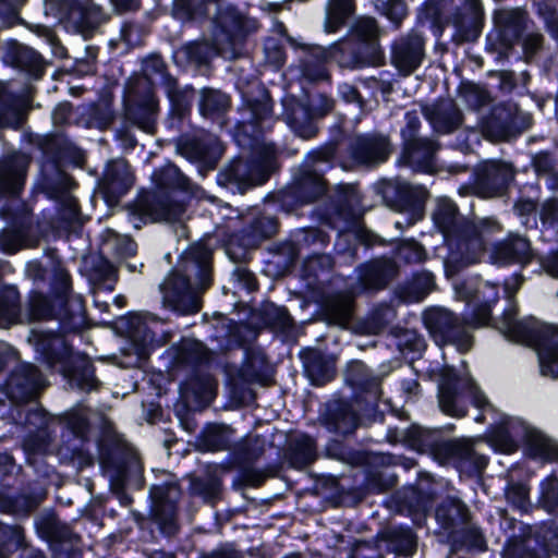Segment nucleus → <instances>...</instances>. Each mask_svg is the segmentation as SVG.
<instances>
[{
    "instance_id": "nucleus-1",
    "label": "nucleus",
    "mask_w": 558,
    "mask_h": 558,
    "mask_svg": "<svg viewBox=\"0 0 558 558\" xmlns=\"http://www.w3.org/2000/svg\"><path fill=\"white\" fill-rule=\"evenodd\" d=\"M25 275L33 282L26 302L28 322L59 323L57 331L33 333L36 360L54 374L74 350L66 335L89 327L85 300L74 294L72 275L56 247H47L44 259L27 262Z\"/></svg>"
},
{
    "instance_id": "nucleus-2",
    "label": "nucleus",
    "mask_w": 558,
    "mask_h": 558,
    "mask_svg": "<svg viewBox=\"0 0 558 558\" xmlns=\"http://www.w3.org/2000/svg\"><path fill=\"white\" fill-rule=\"evenodd\" d=\"M274 100L267 89L260 97L242 96L241 120L236 121L232 138L243 150H251L248 158H233L217 175L219 185L232 193L245 194L264 185L280 167L278 150L274 144H265V135L271 130Z\"/></svg>"
},
{
    "instance_id": "nucleus-3",
    "label": "nucleus",
    "mask_w": 558,
    "mask_h": 558,
    "mask_svg": "<svg viewBox=\"0 0 558 558\" xmlns=\"http://www.w3.org/2000/svg\"><path fill=\"white\" fill-rule=\"evenodd\" d=\"M349 38L332 43L327 48L314 44H301L290 35L286 40L295 50H301L300 69L304 78L316 83L329 77L327 64L335 61L350 64L353 69L380 65L385 58L379 44L380 28L376 19L361 16L351 25Z\"/></svg>"
},
{
    "instance_id": "nucleus-4",
    "label": "nucleus",
    "mask_w": 558,
    "mask_h": 558,
    "mask_svg": "<svg viewBox=\"0 0 558 558\" xmlns=\"http://www.w3.org/2000/svg\"><path fill=\"white\" fill-rule=\"evenodd\" d=\"M150 180L154 189L141 191L130 206L133 220L143 225L179 221L194 195L189 177L175 163L167 161L154 169Z\"/></svg>"
},
{
    "instance_id": "nucleus-5",
    "label": "nucleus",
    "mask_w": 558,
    "mask_h": 558,
    "mask_svg": "<svg viewBox=\"0 0 558 558\" xmlns=\"http://www.w3.org/2000/svg\"><path fill=\"white\" fill-rule=\"evenodd\" d=\"M362 195L353 184H339L326 205V215L343 221L347 230L338 233L335 244V263L351 266L374 246H387L381 236L360 223Z\"/></svg>"
},
{
    "instance_id": "nucleus-6",
    "label": "nucleus",
    "mask_w": 558,
    "mask_h": 558,
    "mask_svg": "<svg viewBox=\"0 0 558 558\" xmlns=\"http://www.w3.org/2000/svg\"><path fill=\"white\" fill-rule=\"evenodd\" d=\"M28 166L29 160L24 154L0 158V216L17 231H26L32 225V208L22 198Z\"/></svg>"
},
{
    "instance_id": "nucleus-7",
    "label": "nucleus",
    "mask_w": 558,
    "mask_h": 558,
    "mask_svg": "<svg viewBox=\"0 0 558 558\" xmlns=\"http://www.w3.org/2000/svg\"><path fill=\"white\" fill-rule=\"evenodd\" d=\"M329 190V183L324 175V169H311L301 163L292 169L291 180L287 185L266 196L268 205L278 213L298 215L308 205L323 199Z\"/></svg>"
},
{
    "instance_id": "nucleus-8",
    "label": "nucleus",
    "mask_w": 558,
    "mask_h": 558,
    "mask_svg": "<svg viewBox=\"0 0 558 558\" xmlns=\"http://www.w3.org/2000/svg\"><path fill=\"white\" fill-rule=\"evenodd\" d=\"M60 442L57 456L62 464L83 470L94 465V457L88 449L93 425L87 411L72 408L58 416Z\"/></svg>"
},
{
    "instance_id": "nucleus-9",
    "label": "nucleus",
    "mask_w": 558,
    "mask_h": 558,
    "mask_svg": "<svg viewBox=\"0 0 558 558\" xmlns=\"http://www.w3.org/2000/svg\"><path fill=\"white\" fill-rule=\"evenodd\" d=\"M510 340L534 348L539 360L541 374L558 378V327L544 324L533 316L514 323L505 332Z\"/></svg>"
},
{
    "instance_id": "nucleus-10",
    "label": "nucleus",
    "mask_w": 558,
    "mask_h": 558,
    "mask_svg": "<svg viewBox=\"0 0 558 558\" xmlns=\"http://www.w3.org/2000/svg\"><path fill=\"white\" fill-rule=\"evenodd\" d=\"M469 229L461 236V243L452 253L444 257L445 270L456 275L465 267L477 263L482 255L497 242L496 235L502 231L501 225L494 218H485L475 223H468Z\"/></svg>"
},
{
    "instance_id": "nucleus-11",
    "label": "nucleus",
    "mask_w": 558,
    "mask_h": 558,
    "mask_svg": "<svg viewBox=\"0 0 558 558\" xmlns=\"http://www.w3.org/2000/svg\"><path fill=\"white\" fill-rule=\"evenodd\" d=\"M534 124L533 114L523 111L511 100L493 105L482 118L481 131L485 138L495 143H509L519 138Z\"/></svg>"
},
{
    "instance_id": "nucleus-12",
    "label": "nucleus",
    "mask_w": 558,
    "mask_h": 558,
    "mask_svg": "<svg viewBox=\"0 0 558 558\" xmlns=\"http://www.w3.org/2000/svg\"><path fill=\"white\" fill-rule=\"evenodd\" d=\"M36 535L47 543L54 557L83 558V538L53 508L45 509L34 519Z\"/></svg>"
},
{
    "instance_id": "nucleus-13",
    "label": "nucleus",
    "mask_w": 558,
    "mask_h": 558,
    "mask_svg": "<svg viewBox=\"0 0 558 558\" xmlns=\"http://www.w3.org/2000/svg\"><path fill=\"white\" fill-rule=\"evenodd\" d=\"M377 193L389 209L405 215L408 226L424 218L429 193L423 185H413L399 179L383 180L377 185Z\"/></svg>"
},
{
    "instance_id": "nucleus-14",
    "label": "nucleus",
    "mask_w": 558,
    "mask_h": 558,
    "mask_svg": "<svg viewBox=\"0 0 558 558\" xmlns=\"http://www.w3.org/2000/svg\"><path fill=\"white\" fill-rule=\"evenodd\" d=\"M280 222L276 216L259 213L253 216L241 229L232 232L226 244V252L234 263H246L251 252L279 231Z\"/></svg>"
},
{
    "instance_id": "nucleus-15",
    "label": "nucleus",
    "mask_w": 558,
    "mask_h": 558,
    "mask_svg": "<svg viewBox=\"0 0 558 558\" xmlns=\"http://www.w3.org/2000/svg\"><path fill=\"white\" fill-rule=\"evenodd\" d=\"M97 450L100 468L118 481L125 483L144 472L138 454L116 435L104 434L97 441Z\"/></svg>"
},
{
    "instance_id": "nucleus-16",
    "label": "nucleus",
    "mask_w": 558,
    "mask_h": 558,
    "mask_svg": "<svg viewBox=\"0 0 558 558\" xmlns=\"http://www.w3.org/2000/svg\"><path fill=\"white\" fill-rule=\"evenodd\" d=\"M423 323L439 347L454 345L461 354L472 349L474 338L465 329L463 319L461 320L453 312L441 307H430L424 312Z\"/></svg>"
},
{
    "instance_id": "nucleus-17",
    "label": "nucleus",
    "mask_w": 558,
    "mask_h": 558,
    "mask_svg": "<svg viewBox=\"0 0 558 558\" xmlns=\"http://www.w3.org/2000/svg\"><path fill=\"white\" fill-rule=\"evenodd\" d=\"M180 496L181 486L177 481H166L149 488L150 521L165 537H173L180 531L178 518Z\"/></svg>"
},
{
    "instance_id": "nucleus-18",
    "label": "nucleus",
    "mask_w": 558,
    "mask_h": 558,
    "mask_svg": "<svg viewBox=\"0 0 558 558\" xmlns=\"http://www.w3.org/2000/svg\"><path fill=\"white\" fill-rule=\"evenodd\" d=\"M515 173L513 165L508 161L485 160L474 168L472 192L485 199L502 197L508 194Z\"/></svg>"
},
{
    "instance_id": "nucleus-19",
    "label": "nucleus",
    "mask_w": 558,
    "mask_h": 558,
    "mask_svg": "<svg viewBox=\"0 0 558 558\" xmlns=\"http://www.w3.org/2000/svg\"><path fill=\"white\" fill-rule=\"evenodd\" d=\"M475 442L469 438L444 439L438 447L436 461L451 464L461 475L480 476L489 463V458L478 453Z\"/></svg>"
},
{
    "instance_id": "nucleus-20",
    "label": "nucleus",
    "mask_w": 558,
    "mask_h": 558,
    "mask_svg": "<svg viewBox=\"0 0 558 558\" xmlns=\"http://www.w3.org/2000/svg\"><path fill=\"white\" fill-rule=\"evenodd\" d=\"M47 5L60 23L71 25L84 36L104 21L102 8L93 0H48Z\"/></svg>"
},
{
    "instance_id": "nucleus-21",
    "label": "nucleus",
    "mask_w": 558,
    "mask_h": 558,
    "mask_svg": "<svg viewBox=\"0 0 558 558\" xmlns=\"http://www.w3.org/2000/svg\"><path fill=\"white\" fill-rule=\"evenodd\" d=\"M437 488L434 478L424 471H418L416 481L404 485L392 494V501L398 511L411 517L426 518L433 510Z\"/></svg>"
},
{
    "instance_id": "nucleus-22",
    "label": "nucleus",
    "mask_w": 558,
    "mask_h": 558,
    "mask_svg": "<svg viewBox=\"0 0 558 558\" xmlns=\"http://www.w3.org/2000/svg\"><path fill=\"white\" fill-rule=\"evenodd\" d=\"M344 381L351 388L350 398L366 415H384L378 411L381 397L380 380L372 376L367 366L361 361H351L344 371Z\"/></svg>"
},
{
    "instance_id": "nucleus-23",
    "label": "nucleus",
    "mask_w": 558,
    "mask_h": 558,
    "mask_svg": "<svg viewBox=\"0 0 558 558\" xmlns=\"http://www.w3.org/2000/svg\"><path fill=\"white\" fill-rule=\"evenodd\" d=\"M163 306L178 316H190L201 312L203 299L187 275L172 271L160 286Z\"/></svg>"
},
{
    "instance_id": "nucleus-24",
    "label": "nucleus",
    "mask_w": 558,
    "mask_h": 558,
    "mask_svg": "<svg viewBox=\"0 0 558 558\" xmlns=\"http://www.w3.org/2000/svg\"><path fill=\"white\" fill-rule=\"evenodd\" d=\"M376 417L377 415L364 414L352 398L340 397L324 404L319 421L329 433L348 436L355 433L364 418L375 421Z\"/></svg>"
},
{
    "instance_id": "nucleus-25",
    "label": "nucleus",
    "mask_w": 558,
    "mask_h": 558,
    "mask_svg": "<svg viewBox=\"0 0 558 558\" xmlns=\"http://www.w3.org/2000/svg\"><path fill=\"white\" fill-rule=\"evenodd\" d=\"M44 383L45 377L38 366L20 362L5 377L1 392L12 404H26L37 398Z\"/></svg>"
},
{
    "instance_id": "nucleus-26",
    "label": "nucleus",
    "mask_w": 558,
    "mask_h": 558,
    "mask_svg": "<svg viewBox=\"0 0 558 558\" xmlns=\"http://www.w3.org/2000/svg\"><path fill=\"white\" fill-rule=\"evenodd\" d=\"M458 293L472 305V311L463 317L464 326L480 328L489 325L493 319L492 310L499 301V287L488 281H480L473 287L470 282L463 281L458 287Z\"/></svg>"
},
{
    "instance_id": "nucleus-27",
    "label": "nucleus",
    "mask_w": 558,
    "mask_h": 558,
    "mask_svg": "<svg viewBox=\"0 0 558 558\" xmlns=\"http://www.w3.org/2000/svg\"><path fill=\"white\" fill-rule=\"evenodd\" d=\"M495 31L486 35V48L505 52L520 44L530 22L526 11L513 9L499 11L494 16Z\"/></svg>"
},
{
    "instance_id": "nucleus-28",
    "label": "nucleus",
    "mask_w": 558,
    "mask_h": 558,
    "mask_svg": "<svg viewBox=\"0 0 558 558\" xmlns=\"http://www.w3.org/2000/svg\"><path fill=\"white\" fill-rule=\"evenodd\" d=\"M432 220L437 231L442 235L447 253H452L461 243V236L469 229V219L460 214L454 201L448 196L438 197Z\"/></svg>"
},
{
    "instance_id": "nucleus-29",
    "label": "nucleus",
    "mask_w": 558,
    "mask_h": 558,
    "mask_svg": "<svg viewBox=\"0 0 558 558\" xmlns=\"http://www.w3.org/2000/svg\"><path fill=\"white\" fill-rule=\"evenodd\" d=\"M386 440L390 445H402L417 453H428L436 460L437 449L444 437L440 429L427 428L417 423H411L403 429L398 426H389L386 432Z\"/></svg>"
},
{
    "instance_id": "nucleus-30",
    "label": "nucleus",
    "mask_w": 558,
    "mask_h": 558,
    "mask_svg": "<svg viewBox=\"0 0 558 558\" xmlns=\"http://www.w3.org/2000/svg\"><path fill=\"white\" fill-rule=\"evenodd\" d=\"M213 23L217 36L230 45L243 44L259 26L256 19L247 16L234 4L219 8Z\"/></svg>"
},
{
    "instance_id": "nucleus-31",
    "label": "nucleus",
    "mask_w": 558,
    "mask_h": 558,
    "mask_svg": "<svg viewBox=\"0 0 558 558\" xmlns=\"http://www.w3.org/2000/svg\"><path fill=\"white\" fill-rule=\"evenodd\" d=\"M362 291L375 293L387 289L400 274V265L393 257L379 256L359 264L355 268Z\"/></svg>"
},
{
    "instance_id": "nucleus-32",
    "label": "nucleus",
    "mask_w": 558,
    "mask_h": 558,
    "mask_svg": "<svg viewBox=\"0 0 558 558\" xmlns=\"http://www.w3.org/2000/svg\"><path fill=\"white\" fill-rule=\"evenodd\" d=\"M464 379L454 367L445 368L438 384V404L440 411L451 417L462 418L469 412V402Z\"/></svg>"
},
{
    "instance_id": "nucleus-33",
    "label": "nucleus",
    "mask_w": 558,
    "mask_h": 558,
    "mask_svg": "<svg viewBox=\"0 0 558 558\" xmlns=\"http://www.w3.org/2000/svg\"><path fill=\"white\" fill-rule=\"evenodd\" d=\"M535 254L531 240L519 232H508L504 240L497 241L489 253L492 264L505 267L519 265L525 267L534 260Z\"/></svg>"
},
{
    "instance_id": "nucleus-34",
    "label": "nucleus",
    "mask_w": 558,
    "mask_h": 558,
    "mask_svg": "<svg viewBox=\"0 0 558 558\" xmlns=\"http://www.w3.org/2000/svg\"><path fill=\"white\" fill-rule=\"evenodd\" d=\"M54 374L61 375L71 388L80 391L89 392L101 386L93 360L75 349Z\"/></svg>"
},
{
    "instance_id": "nucleus-35",
    "label": "nucleus",
    "mask_w": 558,
    "mask_h": 558,
    "mask_svg": "<svg viewBox=\"0 0 558 558\" xmlns=\"http://www.w3.org/2000/svg\"><path fill=\"white\" fill-rule=\"evenodd\" d=\"M117 330L123 333L138 359H147L158 347L156 335L145 317L136 312H128L117 319Z\"/></svg>"
},
{
    "instance_id": "nucleus-36",
    "label": "nucleus",
    "mask_w": 558,
    "mask_h": 558,
    "mask_svg": "<svg viewBox=\"0 0 558 558\" xmlns=\"http://www.w3.org/2000/svg\"><path fill=\"white\" fill-rule=\"evenodd\" d=\"M425 57V39L418 33L399 36L391 44V64L403 75H410L417 70Z\"/></svg>"
},
{
    "instance_id": "nucleus-37",
    "label": "nucleus",
    "mask_w": 558,
    "mask_h": 558,
    "mask_svg": "<svg viewBox=\"0 0 558 558\" xmlns=\"http://www.w3.org/2000/svg\"><path fill=\"white\" fill-rule=\"evenodd\" d=\"M349 153L351 158L359 165H378L389 159L392 146L389 137L386 135L364 133L351 141Z\"/></svg>"
},
{
    "instance_id": "nucleus-38",
    "label": "nucleus",
    "mask_w": 558,
    "mask_h": 558,
    "mask_svg": "<svg viewBox=\"0 0 558 558\" xmlns=\"http://www.w3.org/2000/svg\"><path fill=\"white\" fill-rule=\"evenodd\" d=\"M314 109L310 101H303L294 95L282 99V118L294 134L303 140H311L318 133L317 123L314 121Z\"/></svg>"
},
{
    "instance_id": "nucleus-39",
    "label": "nucleus",
    "mask_w": 558,
    "mask_h": 558,
    "mask_svg": "<svg viewBox=\"0 0 558 558\" xmlns=\"http://www.w3.org/2000/svg\"><path fill=\"white\" fill-rule=\"evenodd\" d=\"M134 181V174L126 161H108L100 181V192L106 204H117L132 189Z\"/></svg>"
},
{
    "instance_id": "nucleus-40",
    "label": "nucleus",
    "mask_w": 558,
    "mask_h": 558,
    "mask_svg": "<svg viewBox=\"0 0 558 558\" xmlns=\"http://www.w3.org/2000/svg\"><path fill=\"white\" fill-rule=\"evenodd\" d=\"M40 150L45 159L41 166L49 168H64L69 163L80 166L84 161L83 150L62 134L45 137Z\"/></svg>"
},
{
    "instance_id": "nucleus-41",
    "label": "nucleus",
    "mask_w": 558,
    "mask_h": 558,
    "mask_svg": "<svg viewBox=\"0 0 558 558\" xmlns=\"http://www.w3.org/2000/svg\"><path fill=\"white\" fill-rule=\"evenodd\" d=\"M3 60L12 68L24 72L32 80H40L46 73V62L35 49L20 44L16 39L7 41Z\"/></svg>"
},
{
    "instance_id": "nucleus-42",
    "label": "nucleus",
    "mask_w": 558,
    "mask_h": 558,
    "mask_svg": "<svg viewBox=\"0 0 558 558\" xmlns=\"http://www.w3.org/2000/svg\"><path fill=\"white\" fill-rule=\"evenodd\" d=\"M267 364L268 357L263 351H246L244 362L236 373V378L230 381L231 397L241 399L245 392L254 395L247 385L263 381L264 368Z\"/></svg>"
},
{
    "instance_id": "nucleus-43",
    "label": "nucleus",
    "mask_w": 558,
    "mask_h": 558,
    "mask_svg": "<svg viewBox=\"0 0 558 558\" xmlns=\"http://www.w3.org/2000/svg\"><path fill=\"white\" fill-rule=\"evenodd\" d=\"M423 114L433 130L440 135L454 133L464 120L463 112L452 100L435 102L432 107L424 108Z\"/></svg>"
},
{
    "instance_id": "nucleus-44",
    "label": "nucleus",
    "mask_w": 558,
    "mask_h": 558,
    "mask_svg": "<svg viewBox=\"0 0 558 558\" xmlns=\"http://www.w3.org/2000/svg\"><path fill=\"white\" fill-rule=\"evenodd\" d=\"M303 373L313 386L322 387L335 379V360L320 350L308 348L301 352Z\"/></svg>"
},
{
    "instance_id": "nucleus-45",
    "label": "nucleus",
    "mask_w": 558,
    "mask_h": 558,
    "mask_svg": "<svg viewBox=\"0 0 558 558\" xmlns=\"http://www.w3.org/2000/svg\"><path fill=\"white\" fill-rule=\"evenodd\" d=\"M177 150L191 163L201 169L213 170L218 162L215 146L207 140L194 135H183L177 143Z\"/></svg>"
},
{
    "instance_id": "nucleus-46",
    "label": "nucleus",
    "mask_w": 558,
    "mask_h": 558,
    "mask_svg": "<svg viewBox=\"0 0 558 558\" xmlns=\"http://www.w3.org/2000/svg\"><path fill=\"white\" fill-rule=\"evenodd\" d=\"M157 108L158 101L153 94H140L124 101V120L148 132L155 126Z\"/></svg>"
},
{
    "instance_id": "nucleus-47",
    "label": "nucleus",
    "mask_w": 558,
    "mask_h": 558,
    "mask_svg": "<svg viewBox=\"0 0 558 558\" xmlns=\"http://www.w3.org/2000/svg\"><path fill=\"white\" fill-rule=\"evenodd\" d=\"M317 459L316 439L307 433L290 438L282 452V460L290 469L301 471Z\"/></svg>"
},
{
    "instance_id": "nucleus-48",
    "label": "nucleus",
    "mask_w": 558,
    "mask_h": 558,
    "mask_svg": "<svg viewBox=\"0 0 558 558\" xmlns=\"http://www.w3.org/2000/svg\"><path fill=\"white\" fill-rule=\"evenodd\" d=\"M435 520L446 535L472 521V513L468 505L458 497L446 496L435 507Z\"/></svg>"
},
{
    "instance_id": "nucleus-49",
    "label": "nucleus",
    "mask_w": 558,
    "mask_h": 558,
    "mask_svg": "<svg viewBox=\"0 0 558 558\" xmlns=\"http://www.w3.org/2000/svg\"><path fill=\"white\" fill-rule=\"evenodd\" d=\"M75 181L64 168H49L41 166L39 173L38 187L47 198L51 201H63L69 196V193Z\"/></svg>"
},
{
    "instance_id": "nucleus-50",
    "label": "nucleus",
    "mask_w": 558,
    "mask_h": 558,
    "mask_svg": "<svg viewBox=\"0 0 558 558\" xmlns=\"http://www.w3.org/2000/svg\"><path fill=\"white\" fill-rule=\"evenodd\" d=\"M196 90L192 85L183 88H169L168 98L170 102L169 112L163 121L166 129H180L184 120L190 116Z\"/></svg>"
},
{
    "instance_id": "nucleus-51",
    "label": "nucleus",
    "mask_w": 558,
    "mask_h": 558,
    "mask_svg": "<svg viewBox=\"0 0 558 558\" xmlns=\"http://www.w3.org/2000/svg\"><path fill=\"white\" fill-rule=\"evenodd\" d=\"M235 429L225 423H208L197 436L202 452H220L230 449Z\"/></svg>"
},
{
    "instance_id": "nucleus-52",
    "label": "nucleus",
    "mask_w": 558,
    "mask_h": 558,
    "mask_svg": "<svg viewBox=\"0 0 558 558\" xmlns=\"http://www.w3.org/2000/svg\"><path fill=\"white\" fill-rule=\"evenodd\" d=\"M377 537L385 543L388 553L398 556L412 555L417 546V537L412 527L398 525L381 530Z\"/></svg>"
},
{
    "instance_id": "nucleus-53",
    "label": "nucleus",
    "mask_w": 558,
    "mask_h": 558,
    "mask_svg": "<svg viewBox=\"0 0 558 558\" xmlns=\"http://www.w3.org/2000/svg\"><path fill=\"white\" fill-rule=\"evenodd\" d=\"M231 105V96L220 89L203 87L199 92L198 111L203 118L213 121L223 120Z\"/></svg>"
},
{
    "instance_id": "nucleus-54",
    "label": "nucleus",
    "mask_w": 558,
    "mask_h": 558,
    "mask_svg": "<svg viewBox=\"0 0 558 558\" xmlns=\"http://www.w3.org/2000/svg\"><path fill=\"white\" fill-rule=\"evenodd\" d=\"M180 397L197 404H208L213 399V385L209 374L194 369L179 386Z\"/></svg>"
},
{
    "instance_id": "nucleus-55",
    "label": "nucleus",
    "mask_w": 558,
    "mask_h": 558,
    "mask_svg": "<svg viewBox=\"0 0 558 558\" xmlns=\"http://www.w3.org/2000/svg\"><path fill=\"white\" fill-rule=\"evenodd\" d=\"M447 541L452 550H476L484 551L487 549V542L481 527L472 523L461 525L447 534Z\"/></svg>"
},
{
    "instance_id": "nucleus-56",
    "label": "nucleus",
    "mask_w": 558,
    "mask_h": 558,
    "mask_svg": "<svg viewBox=\"0 0 558 558\" xmlns=\"http://www.w3.org/2000/svg\"><path fill=\"white\" fill-rule=\"evenodd\" d=\"M43 497L34 493L8 494L0 492V512L27 518L43 502Z\"/></svg>"
},
{
    "instance_id": "nucleus-57",
    "label": "nucleus",
    "mask_w": 558,
    "mask_h": 558,
    "mask_svg": "<svg viewBox=\"0 0 558 558\" xmlns=\"http://www.w3.org/2000/svg\"><path fill=\"white\" fill-rule=\"evenodd\" d=\"M301 254L306 251V256L323 255L320 252L327 247L330 242L328 232L319 227H305L292 230Z\"/></svg>"
},
{
    "instance_id": "nucleus-58",
    "label": "nucleus",
    "mask_w": 558,
    "mask_h": 558,
    "mask_svg": "<svg viewBox=\"0 0 558 558\" xmlns=\"http://www.w3.org/2000/svg\"><path fill=\"white\" fill-rule=\"evenodd\" d=\"M523 440L531 457L545 462L558 461V444L546 438L539 430L526 427Z\"/></svg>"
},
{
    "instance_id": "nucleus-59",
    "label": "nucleus",
    "mask_w": 558,
    "mask_h": 558,
    "mask_svg": "<svg viewBox=\"0 0 558 558\" xmlns=\"http://www.w3.org/2000/svg\"><path fill=\"white\" fill-rule=\"evenodd\" d=\"M21 322V294L13 284L0 287V326L10 327Z\"/></svg>"
},
{
    "instance_id": "nucleus-60",
    "label": "nucleus",
    "mask_w": 558,
    "mask_h": 558,
    "mask_svg": "<svg viewBox=\"0 0 558 558\" xmlns=\"http://www.w3.org/2000/svg\"><path fill=\"white\" fill-rule=\"evenodd\" d=\"M435 287V276L430 271H420L412 279L399 286L398 296L405 302L422 301Z\"/></svg>"
},
{
    "instance_id": "nucleus-61",
    "label": "nucleus",
    "mask_w": 558,
    "mask_h": 558,
    "mask_svg": "<svg viewBox=\"0 0 558 558\" xmlns=\"http://www.w3.org/2000/svg\"><path fill=\"white\" fill-rule=\"evenodd\" d=\"M27 548L25 529L21 524L0 521V558H13L19 550Z\"/></svg>"
},
{
    "instance_id": "nucleus-62",
    "label": "nucleus",
    "mask_w": 558,
    "mask_h": 558,
    "mask_svg": "<svg viewBox=\"0 0 558 558\" xmlns=\"http://www.w3.org/2000/svg\"><path fill=\"white\" fill-rule=\"evenodd\" d=\"M355 12V0H330L328 2L325 31L337 33L344 27Z\"/></svg>"
},
{
    "instance_id": "nucleus-63",
    "label": "nucleus",
    "mask_w": 558,
    "mask_h": 558,
    "mask_svg": "<svg viewBox=\"0 0 558 558\" xmlns=\"http://www.w3.org/2000/svg\"><path fill=\"white\" fill-rule=\"evenodd\" d=\"M397 484L398 475L384 464L367 469L363 481L364 488L371 494L386 493Z\"/></svg>"
},
{
    "instance_id": "nucleus-64",
    "label": "nucleus",
    "mask_w": 558,
    "mask_h": 558,
    "mask_svg": "<svg viewBox=\"0 0 558 558\" xmlns=\"http://www.w3.org/2000/svg\"><path fill=\"white\" fill-rule=\"evenodd\" d=\"M538 505L548 514L558 519V477L554 474L539 484Z\"/></svg>"
}]
</instances>
